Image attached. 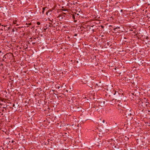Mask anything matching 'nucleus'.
<instances>
[{
  "mask_svg": "<svg viewBox=\"0 0 150 150\" xmlns=\"http://www.w3.org/2000/svg\"><path fill=\"white\" fill-rule=\"evenodd\" d=\"M126 117L130 120H132L134 115V112L131 108L126 109L124 112Z\"/></svg>",
  "mask_w": 150,
  "mask_h": 150,
  "instance_id": "obj_1",
  "label": "nucleus"
},
{
  "mask_svg": "<svg viewBox=\"0 0 150 150\" xmlns=\"http://www.w3.org/2000/svg\"><path fill=\"white\" fill-rule=\"evenodd\" d=\"M81 107H77L76 106H75L73 108V110H72L74 111H81Z\"/></svg>",
  "mask_w": 150,
  "mask_h": 150,
  "instance_id": "obj_2",
  "label": "nucleus"
},
{
  "mask_svg": "<svg viewBox=\"0 0 150 150\" xmlns=\"http://www.w3.org/2000/svg\"><path fill=\"white\" fill-rule=\"evenodd\" d=\"M0 110L1 111L0 112V113L2 115H3V112H7V110L6 109L5 110H4V109H1Z\"/></svg>",
  "mask_w": 150,
  "mask_h": 150,
  "instance_id": "obj_3",
  "label": "nucleus"
},
{
  "mask_svg": "<svg viewBox=\"0 0 150 150\" xmlns=\"http://www.w3.org/2000/svg\"><path fill=\"white\" fill-rule=\"evenodd\" d=\"M89 119V117H86L84 116V117H83V118L82 120V122L85 121Z\"/></svg>",
  "mask_w": 150,
  "mask_h": 150,
  "instance_id": "obj_4",
  "label": "nucleus"
},
{
  "mask_svg": "<svg viewBox=\"0 0 150 150\" xmlns=\"http://www.w3.org/2000/svg\"><path fill=\"white\" fill-rule=\"evenodd\" d=\"M88 86L90 87V88H92L93 87V83L92 82H88L87 83Z\"/></svg>",
  "mask_w": 150,
  "mask_h": 150,
  "instance_id": "obj_5",
  "label": "nucleus"
},
{
  "mask_svg": "<svg viewBox=\"0 0 150 150\" xmlns=\"http://www.w3.org/2000/svg\"><path fill=\"white\" fill-rule=\"evenodd\" d=\"M116 100L113 99L112 100V103H111V105H114V104H115L116 103Z\"/></svg>",
  "mask_w": 150,
  "mask_h": 150,
  "instance_id": "obj_6",
  "label": "nucleus"
},
{
  "mask_svg": "<svg viewBox=\"0 0 150 150\" xmlns=\"http://www.w3.org/2000/svg\"><path fill=\"white\" fill-rule=\"evenodd\" d=\"M52 11H50V10H48L46 13V15H50Z\"/></svg>",
  "mask_w": 150,
  "mask_h": 150,
  "instance_id": "obj_7",
  "label": "nucleus"
},
{
  "mask_svg": "<svg viewBox=\"0 0 150 150\" xmlns=\"http://www.w3.org/2000/svg\"><path fill=\"white\" fill-rule=\"evenodd\" d=\"M8 54H6L5 55H4L3 57V58H5V59L8 58Z\"/></svg>",
  "mask_w": 150,
  "mask_h": 150,
  "instance_id": "obj_8",
  "label": "nucleus"
},
{
  "mask_svg": "<svg viewBox=\"0 0 150 150\" xmlns=\"http://www.w3.org/2000/svg\"><path fill=\"white\" fill-rule=\"evenodd\" d=\"M47 8L46 7H43L42 8V14H44V11L45 8Z\"/></svg>",
  "mask_w": 150,
  "mask_h": 150,
  "instance_id": "obj_9",
  "label": "nucleus"
},
{
  "mask_svg": "<svg viewBox=\"0 0 150 150\" xmlns=\"http://www.w3.org/2000/svg\"><path fill=\"white\" fill-rule=\"evenodd\" d=\"M48 20L50 21H51L52 22H53V19H52V20L50 19V18H48Z\"/></svg>",
  "mask_w": 150,
  "mask_h": 150,
  "instance_id": "obj_10",
  "label": "nucleus"
},
{
  "mask_svg": "<svg viewBox=\"0 0 150 150\" xmlns=\"http://www.w3.org/2000/svg\"><path fill=\"white\" fill-rule=\"evenodd\" d=\"M49 23L50 24V25H49V27H51L52 26V24L51 23Z\"/></svg>",
  "mask_w": 150,
  "mask_h": 150,
  "instance_id": "obj_11",
  "label": "nucleus"
},
{
  "mask_svg": "<svg viewBox=\"0 0 150 150\" xmlns=\"http://www.w3.org/2000/svg\"><path fill=\"white\" fill-rule=\"evenodd\" d=\"M37 25H40V22H37Z\"/></svg>",
  "mask_w": 150,
  "mask_h": 150,
  "instance_id": "obj_12",
  "label": "nucleus"
},
{
  "mask_svg": "<svg viewBox=\"0 0 150 150\" xmlns=\"http://www.w3.org/2000/svg\"><path fill=\"white\" fill-rule=\"evenodd\" d=\"M62 11H66V10L65 9H64L62 10Z\"/></svg>",
  "mask_w": 150,
  "mask_h": 150,
  "instance_id": "obj_13",
  "label": "nucleus"
},
{
  "mask_svg": "<svg viewBox=\"0 0 150 150\" xmlns=\"http://www.w3.org/2000/svg\"><path fill=\"white\" fill-rule=\"evenodd\" d=\"M15 106V104H13V107H14Z\"/></svg>",
  "mask_w": 150,
  "mask_h": 150,
  "instance_id": "obj_14",
  "label": "nucleus"
},
{
  "mask_svg": "<svg viewBox=\"0 0 150 150\" xmlns=\"http://www.w3.org/2000/svg\"><path fill=\"white\" fill-rule=\"evenodd\" d=\"M6 107H3V108H5V109H6Z\"/></svg>",
  "mask_w": 150,
  "mask_h": 150,
  "instance_id": "obj_15",
  "label": "nucleus"
},
{
  "mask_svg": "<svg viewBox=\"0 0 150 150\" xmlns=\"http://www.w3.org/2000/svg\"><path fill=\"white\" fill-rule=\"evenodd\" d=\"M103 123H104V122H105V120H103Z\"/></svg>",
  "mask_w": 150,
  "mask_h": 150,
  "instance_id": "obj_16",
  "label": "nucleus"
},
{
  "mask_svg": "<svg viewBox=\"0 0 150 150\" xmlns=\"http://www.w3.org/2000/svg\"><path fill=\"white\" fill-rule=\"evenodd\" d=\"M35 44V42H33L32 43V44H33V45Z\"/></svg>",
  "mask_w": 150,
  "mask_h": 150,
  "instance_id": "obj_17",
  "label": "nucleus"
},
{
  "mask_svg": "<svg viewBox=\"0 0 150 150\" xmlns=\"http://www.w3.org/2000/svg\"><path fill=\"white\" fill-rule=\"evenodd\" d=\"M123 11V10L122 9L121 10V11H120L122 12Z\"/></svg>",
  "mask_w": 150,
  "mask_h": 150,
  "instance_id": "obj_18",
  "label": "nucleus"
},
{
  "mask_svg": "<svg viewBox=\"0 0 150 150\" xmlns=\"http://www.w3.org/2000/svg\"><path fill=\"white\" fill-rule=\"evenodd\" d=\"M2 65H3L1 63V64H0V66H2Z\"/></svg>",
  "mask_w": 150,
  "mask_h": 150,
  "instance_id": "obj_19",
  "label": "nucleus"
},
{
  "mask_svg": "<svg viewBox=\"0 0 150 150\" xmlns=\"http://www.w3.org/2000/svg\"><path fill=\"white\" fill-rule=\"evenodd\" d=\"M116 92L115 91V93H114V95H115L116 94Z\"/></svg>",
  "mask_w": 150,
  "mask_h": 150,
  "instance_id": "obj_20",
  "label": "nucleus"
},
{
  "mask_svg": "<svg viewBox=\"0 0 150 150\" xmlns=\"http://www.w3.org/2000/svg\"><path fill=\"white\" fill-rule=\"evenodd\" d=\"M77 34H75L74 36H77Z\"/></svg>",
  "mask_w": 150,
  "mask_h": 150,
  "instance_id": "obj_21",
  "label": "nucleus"
},
{
  "mask_svg": "<svg viewBox=\"0 0 150 150\" xmlns=\"http://www.w3.org/2000/svg\"><path fill=\"white\" fill-rule=\"evenodd\" d=\"M76 62H77V63H78V62H79L78 61H76Z\"/></svg>",
  "mask_w": 150,
  "mask_h": 150,
  "instance_id": "obj_22",
  "label": "nucleus"
},
{
  "mask_svg": "<svg viewBox=\"0 0 150 150\" xmlns=\"http://www.w3.org/2000/svg\"><path fill=\"white\" fill-rule=\"evenodd\" d=\"M47 29V28H45V29H44L45 30H46V29Z\"/></svg>",
  "mask_w": 150,
  "mask_h": 150,
  "instance_id": "obj_23",
  "label": "nucleus"
},
{
  "mask_svg": "<svg viewBox=\"0 0 150 150\" xmlns=\"http://www.w3.org/2000/svg\"><path fill=\"white\" fill-rule=\"evenodd\" d=\"M87 83V82H86V83L84 82V83Z\"/></svg>",
  "mask_w": 150,
  "mask_h": 150,
  "instance_id": "obj_24",
  "label": "nucleus"
},
{
  "mask_svg": "<svg viewBox=\"0 0 150 150\" xmlns=\"http://www.w3.org/2000/svg\"><path fill=\"white\" fill-rule=\"evenodd\" d=\"M30 39H32V38H30Z\"/></svg>",
  "mask_w": 150,
  "mask_h": 150,
  "instance_id": "obj_25",
  "label": "nucleus"
},
{
  "mask_svg": "<svg viewBox=\"0 0 150 150\" xmlns=\"http://www.w3.org/2000/svg\"><path fill=\"white\" fill-rule=\"evenodd\" d=\"M0 53H1V51H0Z\"/></svg>",
  "mask_w": 150,
  "mask_h": 150,
  "instance_id": "obj_26",
  "label": "nucleus"
},
{
  "mask_svg": "<svg viewBox=\"0 0 150 150\" xmlns=\"http://www.w3.org/2000/svg\"><path fill=\"white\" fill-rule=\"evenodd\" d=\"M13 141H12V143H13Z\"/></svg>",
  "mask_w": 150,
  "mask_h": 150,
  "instance_id": "obj_27",
  "label": "nucleus"
},
{
  "mask_svg": "<svg viewBox=\"0 0 150 150\" xmlns=\"http://www.w3.org/2000/svg\"><path fill=\"white\" fill-rule=\"evenodd\" d=\"M70 38V37H68V38Z\"/></svg>",
  "mask_w": 150,
  "mask_h": 150,
  "instance_id": "obj_28",
  "label": "nucleus"
},
{
  "mask_svg": "<svg viewBox=\"0 0 150 150\" xmlns=\"http://www.w3.org/2000/svg\"><path fill=\"white\" fill-rule=\"evenodd\" d=\"M63 86H61V87H63Z\"/></svg>",
  "mask_w": 150,
  "mask_h": 150,
  "instance_id": "obj_29",
  "label": "nucleus"
},
{
  "mask_svg": "<svg viewBox=\"0 0 150 150\" xmlns=\"http://www.w3.org/2000/svg\"><path fill=\"white\" fill-rule=\"evenodd\" d=\"M102 28H103V26H102Z\"/></svg>",
  "mask_w": 150,
  "mask_h": 150,
  "instance_id": "obj_30",
  "label": "nucleus"
},
{
  "mask_svg": "<svg viewBox=\"0 0 150 150\" xmlns=\"http://www.w3.org/2000/svg\"><path fill=\"white\" fill-rule=\"evenodd\" d=\"M77 15H79V14H77Z\"/></svg>",
  "mask_w": 150,
  "mask_h": 150,
  "instance_id": "obj_31",
  "label": "nucleus"
},
{
  "mask_svg": "<svg viewBox=\"0 0 150 150\" xmlns=\"http://www.w3.org/2000/svg\"><path fill=\"white\" fill-rule=\"evenodd\" d=\"M12 31H14V29L12 30Z\"/></svg>",
  "mask_w": 150,
  "mask_h": 150,
  "instance_id": "obj_32",
  "label": "nucleus"
},
{
  "mask_svg": "<svg viewBox=\"0 0 150 150\" xmlns=\"http://www.w3.org/2000/svg\"><path fill=\"white\" fill-rule=\"evenodd\" d=\"M0 25H1V23H0Z\"/></svg>",
  "mask_w": 150,
  "mask_h": 150,
  "instance_id": "obj_33",
  "label": "nucleus"
},
{
  "mask_svg": "<svg viewBox=\"0 0 150 150\" xmlns=\"http://www.w3.org/2000/svg\"><path fill=\"white\" fill-rule=\"evenodd\" d=\"M1 95V94L0 93V96Z\"/></svg>",
  "mask_w": 150,
  "mask_h": 150,
  "instance_id": "obj_34",
  "label": "nucleus"
}]
</instances>
